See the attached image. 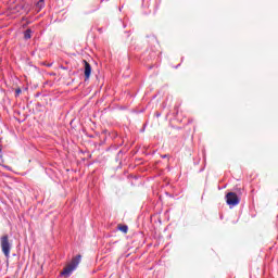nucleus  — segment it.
<instances>
[{
  "label": "nucleus",
  "mask_w": 278,
  "mask_h": 278,
  "mask_svg": "<svg viewBox=\"0 0 278 278\" xmlns=\"http://www.w3.org/2000/svg\"><path fill=\"white\" fill-rule=\"evenodd\" d=\"M81 262V255H76L74 258H72L71 263L63 269L61 275L63 277H71L73 275L74 270H77V267L79 266V263Z\"/></svg>",
  "instance_id": "1"
},
{
  "label": "nucleus",
  "mask_w": 278,
  "mask_h": 278,
  "mask_svg": "<svg viewBox=\"0 0 278 278\" xmlns=\"http://www.w3.org/2000/svg\"><path fill=\"white\" fill-rule=\"evenodd\" d=\"M242 194V189L238 190V193L236 192H228L226 194V203L230 207H236V205H239L240 203V195Z\"/></svg>",
  "instance_id": "2"
},
{
  "label": "nucleus",
  "mask_w": 278,
  "mask_h": 278,
  "mask_svg": "<svg viewBox=\"0 0 278 278\" xmlns=\"http://www.w3.org/2000/svg\"><path fill=\"white\" fill-rule=\"evenodd\" d=\"M1 249L2 253L5 255V257H10V251L12 250V244H10V239L8 235L1 237Z\"/></svg>",
  "instance_id": "3"
},
{
  "label": "nucleus",
  "mask_w": 278,
  "mask_h": 278,
  "mask_svg": "<svg viewBox=\"0 0 278 278\" xmlns=\"http://www.w3.org/2000/svg\"><path fill=\"white\" fill-rule=\"evenodd\" d=\"M85 67H84V74H85V81H88L90 79V75H92V65L88 63V61H84Z\"/></svg>",
  "instance_id": "4"
},
{
  "label": "nucleus",
  "mask_w": 278,
  "mask_h": 278,
  "mask_svg": "<svg viewBox=\"0 0 278 278\" xmlns=\"http://www.w3.org/2000/svg\"><path fill=\"white\" fill-rule=\"evenodd\" d=\"M45 8V0H39L38 2H36L35 4V12H41Z\"/></svg>",
  "instance_id": "5"
},
{
  "label": "nucleus",
  "mask_w": 278,
  "mask_h": 278,
  "mask_svg": "<svg viewBox=\"0 0 278 278\" xmlns=\"http://www.w3.org/2000/svg\"><path fill=\"white\" fill-rule=\"evenodd\" d=\"M33 30L30 28H27L24 31V40H29L31 38Z\"/></svg>",
  "instance_id": "6"
},
{
  "label": "nucleus",
  "mask_w": 278,
  "mask_h": 278,
  "mask_svg": "<svg viewBox=\"0 0 278 278\" xmlns=\"http://www.w3.org/2000/svg\"><path fill=\"white\" fill-rule=\"evenodd\" d=\"M119 231H123V233H127L129 231V227L127 225L119 226Z\"/></svg>",
  "instance_id": "7"
},
{
  "label": "nucleus",
  "mask_w": 278,
  "mask_h": 278,
  "mask_svg": "<svg viewBox=\"0 0 278 278\" xmlns=\"http://www.w3.org/2000/svg\"><path fill=\"white\" fill-rule=\"evenodd\" d=\"M21 92H23V90L21 88H17L15 90V97H20Z\"/></svg>",
  "instance_id": "8"
},
{
  "label": "nucleus",
  "mask_w": 278,
  "mask_h": 278,
  "mask_svg": "<svg viewBox=\"0 0 278 278\" xmlns=\"http://www.w3.org/2000/svg\"><path fill=\"white\" fill-rule=\"evenodd\" d=\"M155 116H156V118H160V116H162V113L156 112V113H155Z\"/></svg>",
  "instance_id": "9"
},
{
  "label": "nucleus",
  "mask_w": 278,
  "mask_h": 278,
  "mask_svg": "<svg viewBox=\"0 0 278 278\" xmlns=\"http://www.w3.org/2000/svg\"><path fill=\"white\" fill-rule=\"evenodd\" d=\"M4 168H5L7 170H12V167H10L9 165H4Z\"/></svg>",
  "instance_id": "10"
},
{
  "label": "nucleus",
  "mask_w": 278,
  "mask_h": 278,
  "mask_svg": "<svg viewBox=\"0 0 278 278\" xmlns=\"http://www.w3.org/2000/svg\"><path fill=\"white\" fill-rule=\"evenodd\" d=\"M161 157H162L163 160H166V157H168V154H163V155H161Z\"/></svg>",
  "instance_id": "11"
},
{
  "label": "nucleus",
  "mask_w": 278,
  "mask_h": 278,
  "mask_svg": "<svg viewBox=\"0 0 278 278\" xmlns=\"http://www.w3.org/2000/svg\"><path fill=\"white\" fill-rule=\"evenodd\" d=\"M179 66H180V64H178V65L176 66V68H179Z\"/></svg>",
  "instance_id": "12"
},
{
  "label": "nucleus",
  "mask_w": 278,
  "mask_h": 278,
  "mask_svg": "<svg viewBox=\"0 0 278 278\" xmlns=\"http://www.w3.org/2000/svg\"><path fill=\"white\" fill-rule=\"evenodd\" d=\"M1 151H2V148H1V144H0V153H1Z\"/></svg>",
  "instance_id": "13"
},
{
  "label": "nucleus",
  "mask_w": 278,
  "mask_h": 278,
  "mask_svg": "<svg viewBox=\"0 0 278 278\" xmlns=\"http://www.w3.org/2000/svg\"><path fill=\"white\" fill-rule=\"evenodd\" d=\"M0 142H1V138H0Z\"/></svg>",
  "instance_id": "14"
}]
</instances>
